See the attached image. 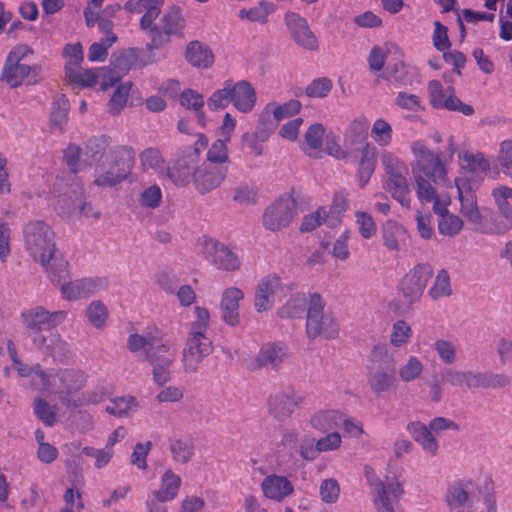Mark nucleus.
Wrapping results in <instances>:
<instances>
[{
	"instance_id": "1",
	"label": "nucleus",
	"mask_w": 512,
	"mask_h": 512,
	"mask_svg": "<svg viewBox=\"0 0 512 512\" xmlns=\"http://www.w3.org/2000/svg\"><path fill=\"white\" fill-rule=\"evenodd\" d=\"M414 157L412 174L418 200L422 204L432 203V209L438 216V231L441 235L454 237L463 227L464 221L456 214L449 212L452 199L448 193H439L433 184L452 187L448 177V166L422 140H414L410 144Z\"/></svg>"
},
{
	"instance_id": "2",
	"label": "nucleus",
	"mask_w": 512,
	"mask_h": 512,
	"mask_svg": "<svg viewBox=\"0 0 512 512\" xmlns=\"http://www.w3.org/2000/svg\"><path fill=\"white\" fill-rule=\"evenodd\" d=\"M35 52L28 44L20 43L13 46L3 63L0 80L10 88L23 85H35L41 80L42 67L39 64H28Z\"/></svg>"
},
{
	"instance_id": "3",
	"label": "nucleus",
	"mask_w": 512,
	"mask_h": 512,
	"mask_svg": "<svg viewBox=\"0 0 512 512\" xmlns=\"http://www.w3.org/2000/svg\"><path fill=\"white\" fill-rule=\"evenodd\" d=\"M23 241L25 250L31 258L46 266L53 259L56 252L55 236L43 221H32L23 229Z\"/></svg>"
},
{
	"instance_id": "4",
	"label": "nucleus",
	"mask_w": 512,
	"mask_h": 512,
	"mask_svg": "<svg viewBox=\"0 0 512 512\" xmlns=\"http://www.w3.org/2000/svg\"><path fill=\"white\" fill-rule=\"evenodd\" d=\"M132 152L126 147H116L114 154L95 166L94 183L100 187H112L121 183L131 169Z\"/></svg>"
},
{
	"instance_id": "5",
	"label": "nucleus",
	"mask_w": 512,
	"mask_h": 512,
	"mask_svg": "<svg viewBox=\"0 0 512 512\" xmlns=\"http://www.w3.org/2000/svg\"><path fill=\"white\" fill-rule=\"evenodd\" d=\"M365 476L372 488L377 512H395L394 501L403 494V487L398 478L386 476L382 480L376 476L371 467L365 468Z\"/></svg>"
},
{
	"instance_id": "6",
	"label": "nucleus",
	"mask_w": 512,
	"mask_h": 512,
	"mask_svg": "<svg viewBox=\"0 0 512 512\" xmlns=\"http://www.w3.org/2000/svg\"><path fill=\"white\" fill-rule=\"evenodd\" d=\"M338 324L333 316L324 311V301L318 294L309 298V305L306 320V332L310 339L323 336L327 339L338 335Z\"/></svg>"
},
{
	"instance_id": "7",
	"label": "nucleus",
	"mask_w": 512,
	"mask_h": 512,
	"mask_svg": "<svg viewBox=\"0 0 512 512\" xmlns=\"http://www.w3.org/2000/svg\"><path fill=\"white\" fill-rule=\"evenodd\" d=\"M208 145L205 135L199 134L195 148H188L179 156L172 166L167 168V178L176 186H187L194 181V172L197 170L200 150Z\"/></svg>"
},
{
	"instance_id": "8",
	"label": "nucleus",
	"mask_w": 512,
	"mask_h": 512,
	"mask_svg": "<svg viewBox=\"0 0 512 512\" xmlns=\"http://www.w3.org/2000/svg\"><path fill=\"white\" fill-rule=\"evenodd\" d=\"M199 247L205 260L218 270L233 272L242 265L238 252L218 240L204 237L199 241Z\"/></svg>"
},
{
	"instance_id": "9",
	"label": "nucleus",
	"mask_w": 512,
	"mask_h": 512,
	"mask_svg": "<svg viewBox=\"0 0 512 512\" xmlns=\"http://www.w3.org/2000/svg\"><path fill=\"white\" fill-rule=\"evenodd\" d=\"M296 200L288 194L279 197L264 211L262 223L265 229L276 232L291 223L296 215Z\"/></svg>"
},
{
	"instance_id": "10",
	"label": "nucleus",
	"mask_w": 512,
	"mask_h": 512,
	"mask_svg": "<svg viewBox=\"0 0 512 512\" xmlns=\"http://www.w3.org/2000/svg\"><path fill=\"white\" fill-rule=\"evenodd\" d=\"M429 103L435 109H445L448 111L459 112L465 116L474 113V108L463 103L455 93L452 86L446 88L438 80H431L427 85Z\"/></svg>"
},
{
	"instance_id": "11",
	"label": "nucleus",
	"mask_w": 512,
	"mask_h": 512,
	"mask_svg": "<svg viewBox=\"0 0 512 512\" xmlns=\"http://www.w3.org/2000/svg\"><path fill=\"white\" fill-rule=\"evenodd\" d=\"M432 275L433 269L429 264L419 263L402 277L398 289L409 303H414L422 296Z\"/></svg>"
},
{
	"instance_id": "12",
	"label": "nucleus",
	"mask_w": 512,
	"mask_h": 512,
	"mask_svg": "<svg viewBox=\"0 0 512 512\" xmlns=\"http://www.w3.org/2000/svg\"><path fill=\"white\" fill-rule=\"evenodd\" d=\"M460 176L466 182H480L482 175L488 174L491 169L490 159L480 151L461 150L457 155Z\"/></svg>"
},
{
	"instance_id": "13",
	"label": "nucleus",
	"mask_w": 512,
	"mask_h": 512,
	"mask_svg": "<svg viewBox=\"0 0 512 512\" xmlns=\"http://www.w3.org/2000/svg\"><path fill=\"white\" fill-rule=\"evenodd\" d=\"M22 324L33 332L31 337L40 334L41 331L54 329L63 323L67 317L65 311L50 312L42 306L24 310L21 313Z\"/></svg>"
},
{
	"instance_id": "14",
	"label": "nucleus",
	"mask_w": 512,
	"mask_h": 512,
	"mask_svg": "<svg viewBox=\"0 0 512 512\" xmlns=\"http://www.w3.org/2000/svg\"><path fill=\"white\" fill-rule=\"evenodd\" d=\"M185 18L179 6H171L161 17L158 29H153L152 48H159L169 42L171 36L182 35Z\"/></svg>"
},
{
	"instance_id": "15",
	"label": "nucleus",
	"mask_w": 512,
	"mask_h": 512,
	"mask_svg": "<svg viewBox=\"0 0 512 512\" xmlns=\"http://www.w3.org/2000/svg\"><path fill=\"white\" fill-rule=\"evenodd\" d=\"M212 351V342L208 338L188 336L181 353L183 371L187 374L197 372L203 360Z\"/></svg>"
},
{
	"instance_id": "16",
	"label": "nucleus",
	"mask_w": 512,
	"mask_h": 512,
	"mask_svg": "<svg viewBox=\"0 0 512 512\" xmlns=\"http://www.w3.org/2000/svg\"><path fill=\"white\" fill-rule=\"evenodd\" d=\"M85 380L84 373L78 369H62L54 374H47L44 391L54 394H69L79 390Z\"/></svg>"
},
{
	"instance_id": "17",
	"label": "nucleus",
	"mask_w": 512,
	"mask_h": 512,
	"mask_svg": "<svg viewBox=\"0 0 512 512\" xmlns=\"http://www.w3.org/2000/svg\"><path fill=\"white\" fill-rule=\"evenodd\" d=\"M477 484L472 480L452 484L446 492L445 503L450 512H461L473 506Z\"/></svg>"
},
{
	"instance_id": "18",
	"label": "nucleus",
	"mask_w": 512,
	"mask_h": 512,
	"mask_svg": "<svg viewBox=\"0 0 512 512\" xmlns=\"http://www.w3.org/2000/svg\"><path fill=\"white\" fill-rule=\"evenodd\" d=\"M285 24L294 41L304 49L315 51L319 41L310 29L307 20L296 12H287L284 16Z\"/></svg>"
},
{
	"instance_id": "19",
	"label": "nucleus",
	"mask_w": 512,
	"mask_h": 512,
	"mask_svg": "<svg viewBox=\"0 0 512 512\" xmlns=\"http://www.w3.org/2000/svg\"><path fill=\"white\" fill-rule=\"evenodd\" d=\"M107 287L108 281L104 277L82 278L62 284L61 293L64 299L73 301L90 297Z\"/></svg>"
},
{
	"instance_id": "20",
	"label": "nucleus",
	"mask_w": 512,
	"mask_h": 512,
	"mask_svg": "<svg viewBox=\"0 0 512 512\" xmlns=\"http://www.w3.org/2000/svg\"><path fill=\"white\" fill-rule=\"evenodd\" d=\"M281 280L276 275L263 277L257 284L254 296V306L257 312L270 310L277 298L282 294Z\"/></svg>"
},
{
	"instance_id": "21",
	"label": "nucleus",
	"mask_w": 512,
	"mask_h": 512,
	"mask_svg": "<svg viewBox=\"0 0 512 512\" xmlns=\"http://www.w3.org/2000/svg\"><path fill=\"white\" fill-rule=\"evenodd\" d=\"M181 487V476L168 468L161 474L158 487L149 494L146 502H154L156 505L171 502L177 498Z\"/></svg>"
},
{
	"instance_id": "22",
	"label": "nucleus",
	"mask_w": 512,
	"mask_h": 512,
	"mask_svg": "<svg viewBox=\"0 0 512 512\" xmlns=\"http://www.w3.org/2000/svg\"><path fill=\"white\" fill-rule=\"evenodd\" d=\"M303 402V396L298 392L288 389L275 392L269 397V412L277 419L289 418Z\"/></svg>"
},
{
	"instance_id": "23",
	"label": "nucleus",
	"mask_w": 512,
	"mask_h": 512,
	"mask_svg": "<svg viewBox=\"0 0 512 512\" xmlns=\"http://www.w3.org/2000/svg\"><path fill=\"white\" fill-rule=\"evenodd\" d=\"M149 358L153 365V380L157 385L163 386L171 379L175 349L169 342L163 343L161 347H157L154 354L149 355Z\"/></svg>"
},
{
	"instance_id": "24",
	"label": "nucleus",
	"mask_w": 512,
	"mask_h": 512,
	"mask_svg": "<svg viewBox=\"0 0 512 512\" xmlns=\"http://www.w3.org/2000/svg\"><path fill=\"white\" fill-rule=\"evenodd\" d=\"M244 298V291L236 286L227 287L222 291L219 307L222 313V320L226 324L230 326L239 324V309Z\"/></svg>"
},
{
	"instance_id": "25",
	"label": "nucleus",
	"mask_w": 512,
	"mask_h": 512,
	"mask_svg": "<svg viewBox=\"0 0 512 512\" xmlns=\"http://www.w3.org/2000/svg\"><path fill=\"white\" fill-rule=\"evenodd\" d=\"M226 169L208 163H203L194 172V186L201 194H206L218 188L226 178Z\"/></svg>"
},
{
	"instance_id": "26",
	"label": "nucleus",
	"mask_w": 512,
	"mask_h": 512,
	"mask_svg": "<svg viewBox=\"0 0 512 512\" xmlns=\"http://www.w3.org/2000/svg\"><path fill=\"white\" fill-rule=\"evenodd\" d=\"M359 153L356 179L361 188H364L373 175L377 162V148L371 142H364L356 146L354 152Z\"/></svg>"
},
{
	"instance_id": "27",
	"label": "nucleus",
	"mask_w": 512,
	"mask_h": 512,
	"mask_svg": "<svg viewBox=\"0 0 512 512\" xmlns=\"http://www.w3.org/2000/svg\"><path fill=\"white\" fill-rule=\"evenodd\" d=\"M454 186L458 192L460 213L468 223L478 228L482 224L483 217L478 207L476 196L472 193H466V186L462 178H455Z\"/></svg>"
},
{
	"instance_id": "28",
	"label": "nucleus",
	"mask_w": 512,
	"mask_h": 512,
	"mask_svg": "<svg viewBox=\"0 0 512 512\" xmlns=\"http://www.w3.org/2000/svg\"><path fill=\"white\" fill-rule=\"evenodd\" d=\"M283 444L296 450L305 460H315L319 454L318 442L309 434H300L295 431L288 432L283 437Z\"/></svg>"
},
{
	"instance_id": "29",
	"label": "nucleus",
	"mask_w": 512,
	"mask_h": 512,
	"mask_svg": "<svg viewBox=\"0 0 512 512\" xmlns=\"http://www.w3.org/2000/svg\"><path fill=\"white\" fill-rule=\"evenodd\" d=\"M232 104L241 113L251 112L257 101L256 91L250 82L230 80Z\"/></svg>"
},
{
	"instance_id": "30",
	"label": "nucleus",
	"mask_w": 512,
	"mask_h": 512,
	"mask_svg": "<svg viewBox=\"0 0 512 512\" xmlns=\"http://www.w3.org/2000/svg\"><path fill=\"white\" fill-rule=\"evenodd\" d=\"M261 489L265 497L277 502L283 501L294 493L292 482L287 477L277 474L265 477Z\"/></svg>"
},
{
	"instance_id": "31",
	"label": "nucleus",
	"mask_w": 512,
	"mask_h": 512,
	"mask_svg": "<svg viewBox=\"0 0 512 512\" xmlns=\"http://www.w3.org/2000/svg\"><path fill=\"white\" fill-rule=\"evenodd\" d=\"M7 349L13 363V369L18 372V375L24 379H28L29 384L33 389L44 391L47 374L41 371L38 367L32 368L24 365L17 358L16 349L12 341H8Z\"/></svg>"
},
{
	"instance_id": "32",
	"label": "nucleus",
	"mask_w": 512,
	"mask_h": 512,
	"mask_svg": "<svg viewBox=\"0 0 512 512\" xmlns=\"http://www.w3.org/2000/svg\"><path fill=\"white\" fill-rule=\"evenodd\" d=\"M383 245L392 252H398L404 248L408 240V231L400 223L387 220L381 227Z\"/></svg>"
},
{
	"instance_id": "33",
	"label": "nucleus",
	"mask_w": 512,
	"mask_h": 512,
	"mask_svg": "<svg viewBox=\"0 0 512 512\" xmlns=\"http://www.w3.org/2000/svg\"><path fill=\"white\" fill-rule=\"evenodd\" d=\"M407 431L428 456L435 457L438 454L439 443L426 424L420 421L410 422Z\"/></svg>"
},
{
	"instance_id": "34",
	"label": "nucleus",
	"mask_w": 512,
	"mask_h": 512,
	"mask_svg": "<svg viewBox=\"0 0 512 512\" xmlns=\"http://www.w3.org/2000/svg\"><path fill=\"white\" fill-rule=\"evenodd\" d=\"M288 359L287 348L280 343H267L262 346L256 357L255 367H271L273 369Z\"/></svg>"
},
{
	"instance_id": "35",
	"label": "nucleus",
	"mask_w": 512,
	"mask_h": 512,
	"mask_svg": "<svg viewBox=\"0 0 512 512\" xmlns=\"http://www.w3.org/2000/svg\"><path fill=\"white\" fill-rule=\"evenodd\" d=\"M185 59L197 69H209L214 64L215 56L209 46L199 41H192L186 47Z\"/></svg>"
},
{
	"instance_id": "36",
	"label": "nucleus",
	"mask_w": 512,
	"mask_h": 512,
	"mask_svg": "<svg viewBox=\"0 0 512 512\" xmlns=\"http://www.w3.org/2000/svg\"><path fill=\"white\" fill-rule=\"evenodd\" d=\"M114 148L110 147L108 138L100 136L90 139L84 150L85 161L89 166L103 163L111 154H114Z\"/></svg>"
},
{
	"instance_id": "37",
	"label": "nucleus",
	"mask_w": 512,
	"mask_h": 512,
	"mask_svg": "<svg viewBox=\"0 0 512 512\" xmlns=\"http://www.w3.org/2000/svg\"><path fill=\"white\" fill-rule=\"evenodd\" d=\"M368 129L369 120L366 116L360 115L351 120L344 132L345 147L354 151L356 146L369 142L367 140Z\"/></svg>"
},
{
	"instance_id": "38",
	"label": "nucleus",
	"mask_w": 512,
	"mask_h": 512,
	"mask_svg": "<svg viewBox=\"0 0 512 512\" xmlns=\"http://www.w3.org/2000/svg\"><path fill=\"white\" fill-rule=\"evenodd\" d=\"M368 382L374 392H387L397 385L395 370L393 367L372 369L369 372Z\"/></svg>"
},
{
	"instance_id": "39",
	"label": "nucleus",
	"mask_w": 512,
	"mask_h": 512,
	"mask_svg": "<svg viewBox=\"0 0 512 512\" xmlns=\"http://www.w3.org/2000/svg\"><path fill=\"white\" fill-rule=\"evenodd\" d=\"M302 104L300 101L292 99L283 104L268 103L261 113V118L273 117L275 124L278 122L293 117L300 112Z\"/></svg>"
},
{
	"instance_id": "40",
	"label": "nucleus",
	"mask_w": 512,
	"mask_h": 512,
	"mask_svg": "<svg viewBox=\"0 0 512 512\" xmlns=\"http://www.w3.org/2000/svg\"><path fill=\"white\" fill-rule=\"evenodd\" d=\"M478 372L470 370L447 369L443 374L445 383L452 387L478 389Z\"/></svg>"
},
{
	"instance_id": "41",
	"label": "nucleus",
	"mask_w": 512,
	"mask_h": 512,
	"mask_svg": "<svg viewBox=\"0 0 512 512\" xmlns=\"http://www.w3.org/2000/svg\"><path fill=\"white\" fill-rule=\"evenodd\" d=\"M57 205L63 214L99 218V213L92 211V207L83 201L81 194H74L69 200L60 198Z\"/></svg>"
},
{
	"instance_id": "42",
	"label": "nucleus",
	"mask_w": 512,
	"mask_h": 512,
	"mask_svg": "<svg viewBox=\"0 0 512 512\" xmlns=\"http://www.w3.org/2000/svg\"><path fill=\"white\" fill-rule=\"evenodd\" d=\"M32 342L38 349L49 352L54 358L64 354L68 347L57 332H52L48 336L43 334L33 335Z\"/></svg>"
},
{
	"instance_id": "43",
	"label": "nucleus",
	"mask_w": 512,
	"mask_h": 512,
	"mask_svg": "<svg viewBox=\"0 0 512 512\" xmlns=\"http://www.w3.org/2000/svg\"><path fill=\"white\" fill-rule=\"evenodd\" d=\"M386 190L402 207L410 208L411 195L407 179L401 174H393L386 183Z\"/></svg>"
},
{
	"instance_id": "44",
	"label": "nucleus",
	"mask_w": 512,
	"mask_h": 512,
	"mask_svg": "<svg viewBox=\"0 0 512 512\" xmlns=\"http://www.w3.org/2000/svg\"><path fill=\"white\" fill-rule=\"evenodd\" d=\"M140 164L143 171H152L159 177H167L168 166L158 149L148 148L140 154Z\"/></svg>"
},
{
	"instance_id": "45",
	"label": "nucleus",
	"mask_w": 512,
	"mask_h": 512,
	"mask_svg": "<svg viewBox=\"0 0 512 512\" xmlns=\"http://www.w3.org/2000/svg\"><path fill=\"white\" fill-rule=\"evenodd\" d=\"M343 420V414L338 410H319L310 418L311 426L319 431L337 428Z\"/></svg>"
},
{
	"instance_id": "46",
	"label": "nucleus",
	"mask_w": 512,
	"mask_h": 512,
	"mask_svg": "<svg viewBox=\"0 0 512 512\" xmlns=\"http://www.w3.org/2000/svg\"><path fill=\"white\" fill-rule=\"evenodd\" d=\"M210 311L204 306L193 308V317L189 323L188 336L208 338L206 336L210 324Z\"/></svg>"
},
{
	"instance_id": "47",
	"label": "nucleus",
	"mask_w": 512,
	"mask_h": 512,
	"mask_svg": "<svg viewBox=\"0 0 512 512\" xmlns=\"http://www.w3.org/2000/svg\"><path fill=\"white\" fill-rule=\"evenodd\" d=\"M160 332L155 329L146 334H131L127 340V346L131 352H148L150 348L161 347L158 345Z\"/></svg>"
},
{
	"instance_id": "48",
	"label": "nucleus",
	"mask_w": 512,
	"mask_h": 512,
	"mask_svg": "<svg viewBox=\"0 0 512 512\" xmlns=\"http://www.w3.org/2000/svg\"><path fill=\"white\" fill-rule=\"evenodd\" d=\"M326 130L320 123H314L308 127L304 134L303 149L309 153H320Z\"/></svg>"
},
{
	"instance_id": "49",
	"label": "nucleus",
	"mask_w": 512,
	"mask_h": 512,
	"mask_svg": "<svg viewBox=\"0 0 512 512\" xmlns=\"http://www.w3.org/2000/svg\"><path fill=\"white\" fill-rule=\"evenodd\" d=\"M275 11V5L268 1H260L256 6L239 10V17L242 20L251 22L266 23L270 14Z\"/></svg>"
},
{
	"instance_id": "50",
	"label": "nucleus",
	"mask_w": 512,
	"mask_h": 512,
	"mask_svg": "<svg viewBox=\"0 0 512 512\" xmlns=\"http://www.w3.org/2000/svg\"><path fill=\"white\" fill-rule=\"evenodd\" d=\"M425 370L422 360L414 355L409 356L399 367L398 375L402 382H412L421 378Z\"/></svg>"
},
{
	"instance_id": "51",
	"label": "nucleus",
	"mask_w": 512,
	"mask_h": 512,
	"mask_svg": "<svg viewBox=\"0 0 512 512\" xmlns=\"http://www.w3.org/2000/svg\"><path fill=\"white\" fill-rule=\"evenodd\" d=\"M370 136L378 146L387 147L393 140L392 125L384 118H377L372 123Z\"/></svg>"
},
{
	"instance_id": "52",
	"label": "nucleus",
	"mask_w": 512,
	"mask_h": 512,
	"mask_svg": "<svg viewBox=\"0 0 512 512\" xmlns=\"http://www.w3.org/2000/svg\"><path fill=\"white\" fill-rule=\"evenodd\" d=\"M105 74L103 68L82 69L81 67L68 73L66 78L70 83L77 84L81 87H92L98 83L99 77Z\"/></svg>"
},
{
	"instance_id": "53",
	"label": "nucleus",
	"mask_w": 512,
	"mask_h": 512,
	"mask_svg": "<svg viewBox=\"0 0 512 512\" xmlns=\"http://www.w3.org/2000/svg\"><path fill=\"white\" fill-rule=\"evenodd\" d=\"M325 151L328 155L338 160H349L354 156V151L340 144L339 136L332 131L325 137Z\"/></svg>"
},
{
	"instance_id": "54",
	"label": "nucleus",
	"mask_w": 512,
	"mask_h": 512,
	"mask_svg": "<svg viewBox=\"0 0 512 512\" xmlns=\"http://www.w3.org/2000/svg\"><path fill=\"white\" fill-rule=\"evenodd\" d=\"M478 389H502L511 384V376L506 373L478 372Z\"/></svg>"
},
{
	"instance_id": "55",
	"label": "nucleus",
	"mask_w": 512,
	"mask_h": 512,
	"mask_svg": "<svg viewBox=\"0 0 512 512\" xmlns=\"http://www.w3.org/2000/svg\"><path fill=\"white\" fill-rule=\"evenodd\" d=\"M138 403L132 396H122L113 398L108 405L106 411L114 416L122 417L136 411Z\"/></svg>"
},
{
	"instance_id": "56",
	"label": "nucleus",
	"mask_w": 512,
	"mask_h": 512,
	"mask_svg": "<svg viewBox=\"0 0 512 512\" xmlns=\"http://www.w3.org/2000/svg\"><path fill=\"white\" fill-rule=\"evenodd\" d=\"M412 334V328L406 321L397 320L392 325L390 344L395 348H402L408 344Z\"/></svg>"
},
{
	"instance_id": "57",
	"label": "nucleus",
	"mask_w": 512,
	"mask_h": 512,
	"mask_svg": "<svg viewBox=\"0 0 512 512\" xmlns=\"http://www.w3.org/2000/svg\"><path fill=\"white\" fill-rule=\"evenodd\" d=\"M308 305L309 300H307L305 295L297 294L292 296L286 304L279 309L278 314L282 318L299 317Z\"/></svg>"
},
{
	"instance_id": "58",
	"label": "nucleus",
	"mask_w": 512,
	"mask_h": 512,
	"mask_svg": "<svg viewBox=\"0 0 512 512\" xmlns=\"http://www.w3.org/2000/svg\"><path fill=\"white\" fill-rule=\"evenodd\" d=\"M232 103L230 80L223 83V87L215 90L207 100L210 110L217 111L225 109Z\"/></svg>"
},
{
	"instance_id": "59",
	"label": "nucleus",
	"mask_w": 512,
	"mask_h": 512,
	"mask_svg": "<svg viewBox=\"0 0 512 512\" xmlns=\"http://www.w3.org/2000/svg\"><path fill=\"white\" fill-rule=\"evenodd\" d=\"M108 315L107 306L99 300L92 301L86 309L89 322L96 328H101L106 324Z\"/></svg>"
},
{
	"instance_id": "60",
	"label": "nucleus",
	"mask_w": 512,
	"mask_h": 512,
	"mask_svg": "<svg viewBox=\"0 0 512 512\" xmlns=\"http://www.w3.org/2000/svg\"><path fill=\"white\" fill-rule=\"evenodd\" d=\"M68 102L62 98L53 103L50 115V127L54 131L62 132L67 121Z\"/></svg>"
},
{
	"instance_id": "61",
	"label": "nucleus",
	"mask_w": 512,
	"mask_h": 512,
	"mask_svg": "<svg viewBox=\"0 0 512 512\" xmlns=\"http://www.w3.org/2000/svg\"><path fill=\"white\" fill-rule=\"evenodd\" d=\"M341 494V488L338 481L334 478L323 480L319 485V497L325 504L336 503Z\"/></svg>"
},
{
	"instance_id": "62",
	"label": "nucleus",
	"mask_w": 512,
	"mask_h": 512,
	"mask_svg": "<svg viewBox=\"0 0 512 512\" xmlns=\"http://www.w3.org/2000/svg\"><path fill=\"white\" fill-rule=\"evenodd\" d=\"M433 348L439 359L444 364H453L457 361L458 352L456 344L445 339H438L434 342Z\"/></svg>"
},
{
	"instance_id": "63",
	"label": "nucleus",
	"mask_w": 512,
	"mask_h": 512,
	"mask_svg": "<svg viewBox=\"0 0 512 512\" xmlns=\"http://www.w3.org/2000/svg\"><path fill=\"white\" fill-rule=\"evenodd\" d=\"M64 56L66 58L65 72L66 75L81 67L83 61V48L80 43L67 44L64 48Z\"/></svg>"
},
{
	"instance_id": "64",
	"label": "nucleus",
	"mask_w": 512,
	"mask_h": 512,
	"mask_svg": "<svg viewBox=\"0 0 512 512\" xmlns=\"http://www.w3.org/2000/svg\"><path fill=\"white\" fill-rule=\"evenodd\" d=\"M429 294L433 299L447 297L452 294L450 277L445 270H441L437 273L435 281L429 290Z\"/></svg>"
}]
</instances>
